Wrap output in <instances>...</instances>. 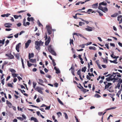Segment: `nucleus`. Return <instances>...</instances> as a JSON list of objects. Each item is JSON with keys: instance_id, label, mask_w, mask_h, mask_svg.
<instances>
[{"instance_id": "f257e3e1", "label": "nucleus", "mask_w": 122, "mask_h": 122, "mask_svg": "<svg viewBox=\"0 0 122 122\" xmlns=\"http://www.w3.org/2000/svg\"><path fill=\"white\" fill-rule=\"evenodd\" d=\"M107 4V3L104 2H102L100 3L98 7V9L101 10L104 12H107L108 11L107 8L106 7L103 8L101 5H106Z\"/></svg>"}, {"instance_id": "f03ea898", "label": "nucleus", "mask_w": 122, "mask_h": 122, "mask_svg": "<svg viewBox=\"0 0 122 122\" xmlns=\"http://www.w3.org/2000/svg\"><path fill=\"white\" fill-rule=\"evenodd\" d=\"M43 42H42V41L40 40L38 41H36L35 42V48L36 49L38 50H39L40 49V46L41 45H42Z\"/></svg>"}, {"instance_id": "7ed1b4c3", "label": "nucleus", "mask_w": 122, "mask_h": 122, "mask_svg": "<svg viewBox=\"0 0 122 122\" xmlns=\"http://www.w3.org/2000/svg\"><path fill=\"white\" fill-rule=\"evenodd\" d=\"M45 36L46 37L45 40L46 41L45 43V44L46 46H47L48 45L49 42L50 41L51 38L50 36H49L48 38L47 35H46Z\"/></svg>"}, {"instance_id": "20e7f679", "label": "nucleus", "mask_w": 122, "mask_h": 122, "mask_svg": "<svg viewBox=\"0 0 122 122\" xmlns=\"http://www.w3.org/2000/svg\"><path fill=\"white\" fill-rule=\"evenodd\" d=\"M46 28H47V31L48 35L51 34L52 32L51 30V28L49 25H47L46 26Z\"/></svg>"}, {"instance_id": "39448f33", "label": "nucleus", "mask_w": 122, "mask_h": 122, "mask_svg": "<svg viewBox=\"0 0 122 122\" xmlns=\"http://www.w3.org/2000/svg\"><path fill=\"white\" fill-rule=\"evenodd\" d=\"M5 56H8L9 58V59H14V56L11 54V53L6 54L5 55Z\"/></svg>"}, {"instance_id": "423d86ee", "label": "nucleus", "mask_w": 122, "mask_h": 122, "mask_svg": "<svg viewBox=\"0 0 122 122\" xmlns=\"http://www.w3.org/2000/svg\"><path fill=\"white\" fill-rule=\"evenodd\" d=\"M31 40H28L27 42L25 44V48H27L28 47L30 44L31 43Z\"/></svg>"}, {"instance_id": "0eeeda50", "label": "nucleus", "mask_w": 122, "mask_h": 122, "mask_svg": "<svg viewBox=\"0 0 122 122\" xmlns=\"http://www.w3.org/2000/svg\"><path fill=\"white\" fill-rule=\"evenodd\" d=\"M21 44L20 43H19L17 44L16 46L15 49L18 52H19V48L20 47V46L21 45Z\"/></svg>"}, {"instance_id": "6e6552de", "label": "nucleus", "mask_w": 122, "mask_h": 122, "mask_svg": "<svg viewBox=\"0 0 122 122\" xmlns=\"http://www.w3.org/2000/svg\"><path fill=\"white\" fill-rule=\"evenodd\" d=\"M35 90L40 93L41 94H43V92L41 90V88H39V87H37L35 88Z\"/></svg>"}, {"instance_id": "1a4fd4ad", "label": "nucleus", "mask_w": 122, "mask_h": 122, "mask_svg": "<svg viewBox=\"0 0 122 122\" xmlns=\"http://www.w3.org/2000/svg\"><path fill=\"white\" fill-rule=\"evenodd\" d=\"M81 69H79V70L77 72V74L78 75H79V77H80V79L81 80H83V79L82 78L81 76Z\"/></svg>"}, {"instance_id": "9d476101", "label": "nucleus", "mask_w": 122, "mask_h": 122, "mask_svg": "<svg viewBox=\"0 0 122 122\" xmlns=\"http://www.w3.org/2000/svg\"><path fill=\"white\" fill-rule=\"evenodd\" d=\"M38 80L39 82H38V83L39 84L43 86H44L43 84V83H44V81L40 79H39Z\"/></svg>"}, {"instance_id": "9b49d317", "label": "nucleus", "mask_w": 122, "mask_h": 122, "mask_svg": "<svg viewBox=\"0 0 122 122\" xmlns=\"http://www.w3.org/2000/svg\"><path fill=\"white\" fill-rule=\"evenodd\" d=\"M12 24H11L6 23L4 25L7 28H10L11 27L10 25H12Z\"/></svg>"}, {"instance_id": "f8f14e48", "label": "nucleus", "mask_w": 122, "mask_h": 122, "mask_svg": "<svg viewBox=\"0 0 122 122\" xmlns=\"http://www.w3.org/2000/svg\"><path fill=\"white\" fill-rule=\"evenodd\" d=\"M34 56L33 53H31V54L29 53V54L28 58L29 59H30L31 58L33 57Z\"/></svg>"}, {"instance_id": "ddd939ff", "label": "nucleus", "mask_w": 122, "mask_h": 122, "mask_svg": "<svg viewBox=\"0 0 122 122\" xmlns=\"http://www.w3.org/2000/svg\"><path fill=\"white\" fill-rule=\"evenodd\" d=\"M87 27L88 28H85V29L87 31H91L92 30V28L89 26H87Z\"/></svg>"}, {"instance_id": "4468645a", "label": "nucleus", "mask_w": 122, "mask_h": 122, "mask_svg": "<svg viewBox=\"0 0 122 122\" xmlns=\"http://www.w3.org/2000/svg\"><path fill=\"white\" fill-rule=\"evenodd\" d=\"M98 5V3H97L95 4H94L92 5V7L93 8H97Z\"/></svg>"}, {"instance_id": "2eb2a0df", "label": "nucleus", "mask_w": 122, "mask_h": 122, "mask_svg": "<svg viewBox=\"0 0 122 122\" xmlns=\"http://www.w3.org/2000/svg\"><path fill=\"white\" fill-rule=\"evenodd\" d=\"M48 49L50 52L53 50L52 48L51 45H50L48 46Z\"/></svg>"}, {"instance_id": "dca6fc26", "label": "nucleus", "mask_w": 122, "mask_h": 122, "mask_svg": "<svg viewBox=\"0 0 122 122\" xmlns=\"http://www.w3.org/2000/svg\"><path fill=\"white\" fill-rule=\"evenodd\" d=\"M112 84L111 83H108L107 85H106L105 86V89H106L107 88H108L109 86L111 85Z\"/></svg>"}, {"instance_id": "f3484780", "label": "nucleus", "mask_w": 122, "mask_h": 122, "mask_svg": "<svg viewBox=\"0 0 122 122\" xmlns=\"http://www.w3.org/2000/svg\"><path fill=\"white\" fill-rule=\"evenodd\" d=\"M31 120H33L35 122H36L38 121V120L36 118L33 117H32L31 118Z\"/></svg>"}, {"instance_id": "a211bd4d", "label": "nucleus", "mask_w": 122, "mask_h": 122, "mask_svg": "<svg viewBox=\"0 0 122 122\" xmlns=\"http://www.w3.org/2000/svg\"><path fill=\"white\" fill-rule=\"evenodd\" d=\"M98 61H99V60L97 61H96V63L97 64L99 68L100 69H102V68L101 67V66L100 64H99V63L98 62Z\"/></svg>"}, {"instance_id": "6ab92c4d", "label": "nucleus", "mask_w": 122, "mask_h": 122, "mask_svg": "<svg viewBox=\"0 0 122 122\" xmlns=\"http://www.w3.org/2000/svg\"><path fill=\"white\" fill-rule=\"evenodd\" d=\"M30 60V62H32V63H35V62H36V59H29Z\"/></svg>"}, {"instance_id": "aec40b11", "label": "nucleus", "mask_w": 122, "mask_h": 122, "mask_svg": "<svg viewBox=\"0 0 122 122\" xmlns=\"http://www.w3.org/2000/svg\"><path fill=\"white\" fill-rule=\"evenodd\" d=\"M114 78H111L110 76L106 78V80L107 81H109L110 80L112 81L114 80Z\"/></svg>"}, {"instance_id": "412c9836", "label": "nucleus", "mask_w": 122, "mask_h": 122, "mask_svg": "<svg viewBox=\"0 0 122 122\" xmlns=\"http://www.w3.org/2000/svg\"><path fill=\"white\" fill-rule=\"evenodd\" d=\"M53 55H54L55 56H56V54L55 52L54 51V50L50 52Z\"/></svg>"}, {"instance_id": "4be33fe9", "label": "nucleus", "mask_w": 122, "mask_h": 122, "mask_svg": "<svg viewBox=\"0 0 122 122\" xmlns=\"http://www.w3.org/2000/svg\"><path fill=\"white\" fill-rule=\"evenodd\" d=\"M9 70L12 73H15L16 72L13 69H10Z\"/></svg>"}, {"instance_id": "5701e85b", "label": "nucleus", "mask_w": 122, "mask_h": 122, "mask_svg": "<svg viewBox=\"0 0 122 122\" xmlns=\"http://www.w3.org/2000/svg\"><path fill=\"white\" fill-rule=\"evenodd\" d=\"M15 57L17 59L19 60V53H17L14 55Z\"/></svg>"}, {"instance_id": "b1692460", "label": "nucleus", "mask_w": 122, "mask_h": 122, "mask_svg": "<svg viewBox=\"0 0 122 122\" xmlns=\"http://www.w3.org/2000/svg\"><path fill=\"white\" fill-rule=\"evenodd\" d=\"M117 59H115L113 61H112L111 60H110V61L111 63H113L115 64L117 63L118 62H117Z\"/></svg>"}, {"instance_id": "393cba45", "label": "nucleus", "mask_w": 122, "mask_h": 122, "mask_svg": "<svg viewBox=\"0 0 122 122\" xmlns=\"http://www.w3.org/2000/svg\"><path fill=\"white\" fill-rule=\"evenodd\" d=\"M86 67L84 66L82 68L81 71L82 72H85L86 71Z\"/></svg>"}, {"instance_id": "a878e982", "label": "nucleus", "mask_w": 122, "mask_h": 122, "mask_svg": "<svg viewBox=\"0 0 122 122\" xmlns=\"http://www.w3.org/2000/svg\"><path fill=\"white\" fill-rule=\"evenodd\" d=\"M118 15V13H115L113 15H111L112 17H115L117 16Z\"/></svg>"}, {"instance_id": "bb28decb", "label": "nucleus", "mask_w": 122, "mask_h": 122, "mask_svg": "<svg viewBox=\"0 0 122 122\" xmlns=\"http://www.w3.org/2000/svg\"><path fill=\"white\" fill-rule=\"evenodd\" d=\"M6 103L9 106L11 107L12 106V104L11 103L7 100L6 101Z\"/></svg>"}, {"instance_id": "cd10ccee", "label": "nucleus", "mask_w": 122, "mask_h": 122, "mask_svg": "<svg viewBox=\"0 0 122 122\" xmlns=\"http://www.w3.org/2000/svg\"><path fill=\"white\" fill-rule=\"evenodd\" d=\"M12 74L13 77H17L18 75V74L15 73H12Z\"/></svg>"}, {"instance_id": "c85d7f7f", "label": "nucleus", "mask_w": 122, "mask_h": 122, "mask_svg": "<svg viewBox=\"0 0 122 122\" xmlns=\"http://www.w3.org/2000/svg\"><path fill=\"white\" fill-rule=\"evenodd\" d=\"M5 39H3L2 40H0V43H2V45H4L5 43Z\"/></svg>"}, {"instance_id": "c756f323", "label": "nucleus", "mask_w": 122, "mask_h": 122, "mask_svg": "<svg viewBox=\"0 0 122 122\" xmlns=\"http://www.w3.org/2000/svg\"><path fill=\"white\" fill-rule=\"evenodd\" d=\"M116 108V107H111V108H107V109H106V111H108V110H110L114 109H115Z\"/></svg>"}, {"instance_id": "7c9ffc66", "label": "nucleus", "mask_w": 122, "mask_h": 122, "mask_svg": "<svg viewBox=\"0 0 122 122\" xmlns=\"http://www.w3.org/2000/svg\"><path fill=\"white\" fill-rule=\"evenodd\" d=\"M33 88L34 89H35V88H35V86L37 84L36 83V82H33Z\"/></svg>"}, {"instance_id": "2f4dec72", "label": "nucleus", "mask_w": 122, "mask_h": 122, "mask_svg": "<svg viewBox=\"0 0 122 122\" xmlns=\"http://www.w3.org/2000/svg\"><path fill=\"white\" fill-rule=\"evenodd\" d=\"M63 113L65 115V118L66 119H67L68 118V117L67 114L66 112H64Z\"/></svg>"}, {"instance_id": "473e14b6", "label": "nucleus", "mask_w": 122, "mask_h": 122, "mask_svg": "<svg viewBox=\"0 0 122 122\" xmlns=\"http://www.w3.org/2000/svg\"><path fill=\"white\" fill-rule=\"evenodd\" d=\"M58 101V102L61 104L62 105H63V102L61 101V100L58 98H57Z\"/></svg>"}, {"instance_id": "72a5a7b5", "label": "nucleus", "mask_w": 122, "mask_h": 122, "mask_svg": "<svg viewBox=\"0 0 122 122\" xmlns=\"http://www.w3.org/2000/svg\"><path fill=\"white\" fill-rule=\"evenodd\" d=\"M90 0H86L85 1V2H82L81 1H80V2H79L80 4H80H84L86 2L88 1H89Z\"/></svg>"}, {"instance_id": "f704fd0d", "label": "nucleus", "mask_w": 122, "mask_h": 122, "mask_svg": "<svg viewBox=\"0 0 122 122\" xmlns=\"http://www.w3.org/2000/svg\"><path fill=\"white\" fill-rule=\"evenodd\" d=\"M7 86L9 87H10L11 88L13 87L11 83H8L7 84Z\"/></svg>"}, {"instance_id": "c9c22d12", "label": "nucleus", "mask_w": 122, "mask_h": 122, "mask_svg": "<svg viewBox=\"0 0 122 122\" xmlns=\"http://www.w3.org/2000/svg\"><path fill=\"white\" fill-rule=\"evenodd\" d=\"M120 83H118L117 84V86L115 87V88H117L118 87L119 89L120 86Z\"/></svg>"}, {"instance_id": "e433bc0d", "label": "nucleus", "mask_w": 122, "mask_h": 122, "mask_svg": "<svg viewBox=\"0 0 122 122\" xmlns=\"http://www.w3.org/2000/svg\"><path fill=\"white\" fill-rule=\"evenodd\" d=\"M73 39H70V45H71V44H72L73 45Z\"/></svg>"}, {"instance_id": "4c0bfd02", "label": "nucleus", "mask_w": 122, "mask_h": 122, "mask_svg": "<svg viewBox=\"0 0 122 122\" xmlns=\"http://www.w3.org/2000/svg\"><path fill=\"white\" fill-rule=\"evenodd\" d=\"M26 19L25 18H24L23 21V25H25V23L26 21Z\"/></svg>"}, {"instance_id": "58836bf2", "label": "nucleus", "mask_w": 122, "mask_h": 122, "mask_svg": "<svg viewBox=\"0 0 122 122\" xmlns=\"http://www.w3.org/2000/svg\"><path fill=\"white\" fill-rule=\"evenodd\" d=\"M79 33H75L73 34V35H76L77 36H79ZM73 37L74 39H75V38L74 37V36H73Z\"/></svg>"}, {"instance_id": "ea45409f", "label": "nucleus", "mask_w": 122, "mask_h": 122, "mask_svg": "<svg viewBox=\"0 0 122 122\" xmlns=\"http://www.w3.org/2000/svg\"><path fill=\"white\" fill-rule=\"evenodd\" d=\"M94 97H97V98H99L101 97V96L97 94H96Z\"/></svg>"}, {"instance_id": "a19ab883", "label": "nucleus", "mask_w": 122, "mask_h": 122, "mask_svg": "<svg viewBox=\"0 0 122 122\" xmlns=\"http://www.w3.org/2000/svg\"><path fill=\"white\" fill-rule=\"evenodd\" d=\"M27 62V65L28 67H30L33 64L29 63V62L28 61Z\"/></svg>"}, {"instance_id": "79ce46f5", "label": "nucleus", "mask_w": 122, "mask_h": 122, "mask_svg": "<svg viewBox=\"0 0 122 122\" xmlns=\"http://www.w3.org/2000/svg\"><path fill=\"white\" fill-rule=\"evenodd\" d=\"M17 118L18 119L20 120L21 121H22L24 119V118H23L20 117H17Z\"/></svg>"}, {"instance_id": "37998d69", "label": "nucleus", "mask_w": 122, "mask_h": 122, "mask_svg": "<svg viewBox=\"0 0 122 122\" xmlns=\"http://www.w3.org/2000/svg\"><path fill=\"white\" fill-rule=\"evenodd\" d=\"M96 11L99 13V15L100 16H102L103 15V14L101 13L99 11L97 10Z\"/></svg>"}, {"instance_id": "c03bdc74", "label": "nucleus", "mask_w": 122, "mask_h": 122, "mask_svg": "<svg viewBox=\"0 0 122 122\" xmlns=\"http://www.w3.org/2000/svg\"><path fill=\"white\" fill-rule=\"evenodd\" d=\"M85 23L81 22H80L79 23V25L80 26H81L82 25H84Z\"/></svg>"}, {"instance_id": "a18cd8bd", "label": "nucleus", "mask_w": 122, "mask_h": 122, "mask_svg": "<svg viewBox=\"0 0 122 122\" xmlns=\"http://www.w3.org/2000/svg\"><path fill=\"white\" fill-rule=\"evenodd\" d=\"M26 10H21L20 11H18L17 12V13H22L24 12H25L26 11Z\"/></svg>"}, {"instance_id": "49530a36", "label": "nucleus", "mask_w": 122, "mask_h": 122, "mask_svg": "<svg viewBox=\"0 0 122 122\" xmlns=\"http://www.w3.org/2000/svg\"><path fill=\"white\" fill-rule=\"evenodd\" d=\"M79 85L81 87H79L78 86H77V87L80 89H83L84 88H83V87L81 86V85L80 83L79 84Z\"/></svg>"}, {"instance_id": "de8ad7c7", "label": "nucleus", "mask_w": 122, "mask_h": 122, "mask_svg": "<svg viewBox=\"0 0 122 122\" xmlns=\"http://www.w3.org/2000/svg\"><path fill=\"white\" fill-rule=\"evenodd\" d=\"M102 58L103 59V61L104 62H106V63H107V60L106 59H105V58Z\"/></svg>"}, {"instance_id": "09e8293b", "label": "nucleus", "mask_w": 122, "mask_h": 122, "mask_svg": "<svg viewBox=\"0 0 122 122\" xmlns=\"http://www.w3.org/2000/svg\"><path fill=\"white\" fill-rule=\"evenodd\" d=\"M116 76V75H114V76H113V78L114 79V80H117L118 79V77H117L116 78H115Z\"/></svg>"}, {"instance_id": "8fccbe9b", "label": "nucleus", "mask_w": 122, "mask_h": 122, "mask_svg": "<svg viewBox=\"0 0 122 122\" xmlns=\"http://www.w3.org/2000/svg\"><path fill=\"white\" fill-rule=\"evenodd\" d=\"M56 71V73L57 74L59 73H60V72L59 70L57 69Z\"/></svg>"}, {"instance_id": "3c124183", "label": "nucleus", "mask_w": 122, "mask_h": 122, "mask_svg": "<svg viewBox=\"0 0 122 122\" xmlns=\"http://www.w3.org/2000/svg\"><path fill=\"white\" fill-rule=\"evenodd\" d=\"M52 61L53 66H55L56 65V64L55 61V60H53Z\"/></svg>"}, {"instance_id": "603ef678", "label": "nucleus", "mask_w": 122, "mask_h": 122, "mask_svg": "<svg viewBox=\"0 0 122 122\" xmlns=\"http://www.w3.org/2000/svg\"><path fill=\"white\" fill-rule=\"evenodd\" d=\"M30 24V23L29 22H27L26 23H25V25H24L25 26H26L27 25H29Z\"/></svg>"}, {"instance_id": "864d4df0", "label": "nucleus", "mask_w": 122, "mask_h": 122, "mask_svg": "<svg viewBox=\"0 0 122 122\" xmlns=\"http://www.w3.org/2000/svg\"><path fill=\"white\" fill-rule=\"evenodd\" d=\"M9 41L8 40H7L5 42L6 44L5 45V46H6L9 43Z\"/></svg>"}, {"instance_id": "5fc2aeb1", "label": "nucleus", "mask_w": 122, "mask_h": 122, "mask_svg": "<svg viewBox=\"0 0 122 122\" xmlns=\"http://www.w3.org/2000/svg\"><path fill=\"white\" fill-rule=\"evenodd\" d=\"M5 79L4 78L1 81V83L3 84L4 85V81Z\"/></svg>"}, {"instance_id": "6e6d98bb", "label": "nucleus", "mask_w": 122, "mask_h": 122, "mask_svg": "<svg viewBox=\"0 0 122 122\" xmlns=\"http://www.w3.org/2000/svg\"><path fill=\"white\" fill-rule=\"evenodd\" d=\"M58 115L59 117H60V116L59 115V114L61 116H62V114L60 112H57L56 113Z\"/></svg>"}, {"instance_id": "4d7b16f0", "label": "nucleus", "mask_w": 122, "mask_h": 122, "mask_svg": "<svg viewBox=\"0 0 122 122\" xmlns=\"http://www.w3.org/2000/svg\"><path fill=\"white\" fill-rule=\"evenodd\" d=\"M122 17V15H120L118 16L117 17V20L119 21L120 20V18H121Z\"/></svg>"}, {"instance_id": "13d9d810", "label": "nucleus", "mask_w": 122, "mask_h": 122, "mask_svg": "<svg viewBox=\"0 0 122 122\" xmlns=\"http://www.w3.org/2000/svg\"><path fill=\"white\" fill-rule=\"evenodd\" d=\"M75 117L76 120V122H79L78 119L77 118V117L76 116H75Z\"/></svg>"}, {"instance_id": "bf43d9fd", "label": "nucleus", "mask_w": 122, "mask_h": 122, "mask_svg": "<svg viewBox=\"0 0 122 122\" xmlns=\"http://www.w3.org/2000/svg\"><path fill=\"white\" fill-rule=\"evenodd\" d=\"M46 107L45 108V110H49L50 109V106H46Z\"/></svg>"}, {"instance_id": "052dcab7", "label": "nucleus", "mask_w": 122, "mask_h": 122, "mask_svg": "<svg viewBox=\"0 0 122 122\" xmlns=\"http://www.w3.org/2000/svg\"><path fill=\"white\" fill-rule=\"evenodd\" d=\"M38 26H41V25L42 26V25L41 24V23L40 22L39 20H38Z\"/></svg>"}, {"instance_id": "680f3d73", "label": "nucleus", "mask_w": 122, "mask_h": 122, "mask_svg": "<svg viewBox=\"0 0 122 122\" xmlns=\"http://www.w3.org/2000/svg\"><path fill=\"white\" fill-rule=\"evenodd\" d=\"M18 35H19V33H18L16 34L14 36V37L15 38H17L18 37Z\"/></svg>"}, {"instance_id": "e2e57ef3", "label": "nucleus", "mask_w": 122, "mask_h": 122, "mask_svg": "<svg viewBox=\"0 0 122 122\" xmlns=\"http://www.w3.org/2000/svg\"><path fill=\"white\" fill-rule=\"evenodd\" d=\"M18 109V110H20L22 112L23 111V109L21 108H20L19 107H17Z\"/></svg>"}, {"instance_id": "0e129e2a", "label": "nucleus", "mask_w": 122, "mask_h": 122, "mask_svg": "<svg viewBox=\"0 0 122 122\" xmlns=\"http://www.w3.org/2000/svg\"><path fill=\"white\" fill-rule=\"evenodd\" d=\"M86 78L89 80H91V78L88 75H87L86 76Z\"/></svg>"}, {"instance_id": "69168bd1", "label": "nucleus", "mask_w": 122, "mask_h": 122, "mask_svg": "<svg viewBox=\"0 0 122 122\" xmlns=\"http://www.w3.org/2000/svg\"><path fill=\"white\" fill-rule=\"evenodd\" d=\"M39 109H40L43 112H45V111L44 110V109L43 108H39Z\"/></svg>"}, {"instance_id": "338daca9", "label": "nucleus", "mask_w": 122, "mask_h": 122, "mask_svg": "<svg viewBox=\"0 0 122 122\" xmlns=\"http://www.w3.org/2000/svg\"><path fill=\"white\" fill-rule=\"evenodd\" d=\"M54 86L55 87H58V83H56L54 84Z\"/></svg>"}, {"instance_id": "774afa93", "label": "nucleus", "mask_w": 122, "mask_h": 122, "mask_svg": "<svg viewBox=\"0 0 122 122\" xmlns=\"http://www.w3.org/2000/svg\"><path fill=\"white\" fill-rule=\"evenodd\" d=\"M40 73L41 74H43L44 75L45 74L44 72L43 71H42L41 70H40Z\"/></svg>"}]
</instances>
